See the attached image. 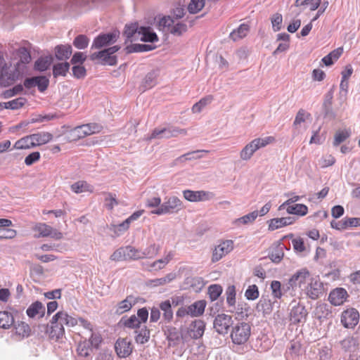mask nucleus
I'll return each instance as SVG.
<instances>
[{
  "mask_svg": "<svg viewBox=\"0 0 360 360\" xmlns=\"http://www.w3.org/2000/svg\"><path fill=\"white\" fill-rule=\"evenodd\" d=\"M183 209L181 200L176 196L166 197L163 203L157 209L151 211L152 214L162 215L176 213Z\"/></svg>",
  "mask_w": 360,
  "mask_h": 360,
  "instance_id": "1",
  "label": "nucleus"
},
{
  "mask_svg": "<svg viewBox=\"0 0 360 360\" xmlns=\"http://www.w3.org/2000/svg\"><path fill=\"white\" fill-rule=\"evenodd\" d=\"M251 334V326L248 323L239 322L233 326L231 333L232 342L236 345L245 343Z\"/></svg>",
  "mask_w": 360,
  "mask_h": 360,
  "instance_id": "2",
  "label": "nucleus"
},
{
  "mask_svg": "<svg viewBox=\"0 0 360 360\" xmlns=\"http://www.w3.org/2000/svg\"><path fill=\"white\" fill-rule=\"evenodd\" d=\"M139 250L131 245L121 247L116 250L110 256L112 261H127L139 259Z\"/></svg>",
  "mask_w": 360,
  "mask_h": 360,
  "instance_id": "3",
  "label": "nucleus"
},
{
  "mask_svg": "<svg viewBox=\"0 0 360 360\" xmlns=\"http://www.w3.org/2000/svg\"><path fill=\"white\" fill-rule=\"evenodd\" d=\"M120 49V46L117 45L105 49L102 51L92 53L90 56V59L91 60L101 59L104 64L115 65L117 63V57L115 56H112V54L116 53Z\"/></svg>",
  "mask_w": 360,
  "mask_h": 360,
  "instance_id": "4",
  "label": "nucleus"
},
{
  "mask_svg": "<svg viewBox=\"0 0 360 360\" xmlns=\"http://www.w3.org/2000/svg\"><path fill=\"white\" fill-rule=\"evenodd\" d=\"M101 128V126L96 123L82 124L72 129L70 135L73 137L74 140L80 139L100 131Z\"/></svg>",
  "mask_w": 360,
  "mask_h": 360,
  "instance_id": "5",
  "label": "nucleus"
},
{
  "mask_svg": "<svg viewBox=\"0 0 360 360\" xmlns=\"http://www.w3.org/2000/svg\"><path fill=\"white\" fill-rule=\"evenodd\" d=\"M311 278L307 269H302L292 275L289 280V284L292 288H299L303 291Z\"/></svg>",
  "mask_w": 360,
  "mask_h": 360,
  "instance_id": "6",
  "label": "nucleus"
},
{
  "mask_svg": "<svg viewBox=\"0 0 360 360\" xmlns=\"http://www.w3.org/2000/svg\"><path fill=\"white\" fill-rule=\"evenodd\" d=\"M311 300L319 298L324 292L323 284L318 277L311 278L303 290Z\"/></svg>",
  "mask_w": 360,
  "mask_h": 360,
  "instance_id": "7",
  "label": "nucleus"
},
{
  "mask_svg": "<svg viewBox=\"0 0 360 360\" xmlns=\"http://www.w3.org/2000/svg\"><path fill=\"white\" fill-rule=\"evenodd\" d=\"M233 323L232 317L225 314H218L214 321V328L221 335H226L229 333L230 328Z\"/></svg>",
  "mask_w": 360,
  "mask_h": 360,
  "instance_id": "8",
  "label": "nucleus"
},
{
  "mask_svg": "<svg viewBox=\"0 0 360 360\" xmlns=\"http://www.w3.org/2000/svg\"><path fill=\"white\" fill-rule=\"evenodd\" d=\"M49 85V79L44 75L34 76L25 79L23 86L30 89L37 86L40 92L45 91Z\"/></svg>",
  "mask_w": 360,
  "mask_h": 360,
  "instance_id": "9",
  "label": "nucleus"
},
{
  "mask_svg": "<svg viewBox=\"0 0 360 360\" xmlns=\"http://www.w3.org/2000/svg\"><path fill=\"white\" fill-rule=\"evenodd\" d=\"M179 134H186V131L184 129H179L173 127L156 128L153 131L148 139H169L171 137L176 136Z\"/></svg>",
  "mask_w": 360,
  "mask_h": 360,
  "instance_id": "10",
  "label": "nucleus"
},
{
  "mask_svg": "<svg viewBox=\"0 0 360 360\" xmlns=\"http://www.w3.org/2000/svg\"><path fill=\"white\" fill-rule=\"evenodd\" d=\"M291 305L292 309L290 313V321L294 324L305 322L308 314L305 307L295 301L292 302Z\"/></svg>",
  "mask_w": 360,
  "mask_h": 360,
  "instance_id": "11",
  "label": "nucleus"
},
{
  "mask_svg": "<svg viewBox=\"0 0 360 360\" xmlns=\"http://www.w3.org/2000/svg\"><path fill=\"white\" fill-rule=\"evenodd\" d=\"M117 37L115 32L100 34L94 39L91 49H99L113 44L117 41Z\"/></svg>",
  "mask_w": 360,
  "mask_h": 360,
  "instance_id": "12",
  "label": "nucleus"
},
{
  "mask_svg": "<svg viewBox=\"0 0 360 360\" xmlns=\"http://www.w3.org/2000/svg\"><path fill=\"white\" fill-rule=\"evenodd\" d=\"M359 313L354 308L345 310L341 315V323L345 328H354L359 323Z\"/></svg>",
  "mask_w": 360,
  "mask_h": 360,
  "instance_id": "13",
  "label": "nucleus"
},
{
  "mask_svg": "<svg viewBox=\"0 0 360 360\" xmlns=\"http://www.w3.org/2000/svg\"><path fill=\"white\" fill-rule=\"evenodd\" d=\"M233 249V242L231 240L221 241L215 247L213 252L212 261L216 262L220 260L224 256L229 253Z\"/></svg>",
  "mask_w": 360,
  "mask_h": 360,
  "instance_id": "14",
  "label": "nucleus"
},
{
  "mask_svg": "<svg viewBox=\"0 0 360 360\" xmlns=\"http://www.w3.org/2000/svg\"><path fill=\"white\" fill-rule=\"evenodd\" d=\"M34 230L37 231L39 236L41 237H51L56 240H60L63 238V233L61 232L46 224H37L34 226Z\"/></svg>",
  "mask_w": 360,
  "mask_h": 360,
  "instance_id": "15",
  "label": "nucleus"
},
{
  "mask_svg": "<svg viewBox=\"0 0 360 360\" xmlns=\"http://www.w3.org/2000/svg\"><path fill=\"white\" fill-rule=\"evenodd\" d=\"M58 321L63 326L65 325L68 327H72L77 325V319L68 315V314L64 311L57 312L51 320V323H56Z\"/></svg>",
  "mask_w": 360,
  "mask_h": 360,
  "instance_id": "16",
  "label": "nucleus"
},
{
  "mask_svg": "<svg viewBox=\"0 0 360 360\" xmlns=\"http://www.w3.org/2000/svg\"><path fill=\"white\" fill-rule=\"evenodd\" d=\"M115 349L120 357L124 358L131 354L133 347L127 338H119L115 342Z\"/></svg>",
  "mask_w": 360,
  "mask_h": 360,
  "instance_id": "17",
  "label": "nucleus"
},
{
  "mask_svg": "<svg viewBox=\"0 0 360 360\" xmlns=\"http://www.w3.org/2000/svg\"><path fill=\"white\" fill-rule=\"evenodd\" d=\"M348 294L343 288H337L333 290L328 296V300L334 306L342 304L347 300Z\"/></svg>",
  "mask_w": 360,
  "mask_h": 360,
  "instance_id": "18",
  "label": "nucleus"
},
{
  "mask_svg": "<svg viewBox=\"0 0 360 360\" xmlns=\"http://www.w3.org/2000/svg\"><path fill=\"white\" fill-rule=\"evenodd\" d=\"M184 197L190 202L205 201L209 199L210 193L204 191L185 190L183 191Z\"/></svg>",
  "mask_w": 360,
  "mask_h": 360,
  "instance_id": "19",
  "label": "nucleus"
},
{
  "mask_svg": "<svg viewBox=\"0 0 360 360\" xmlns=\"http://www.w3.org/2000/svg\"><path fill=\"white\" fill-rule=\"evenodd\" d=\"M92 347L90 346L89 341L85 339L81 341L77 348L78 358L77 360H91V353L92 352Z\"/></svg>",
  "mask_w": 360,
  "mask_h": 360,
  "instance_id": "20",
  "label": "nucleus"
},
{
  "mask_svg": "<svg viewBox=\"0 0 360 360\" xmlns=\"http://www.w3.org/2000/svg\"><path fill=\"white\" fill-rule=\"evenodd\" d=\"M172 304L177 306L178 302H175L174 300H172V303H171L169 300H167L159 304L160 311L161 310L163 312L162 317L164 320L168 323L171 322L173 319Z\"/></svg>",
  "mask_w": 360,
  "mask_h": 360,
  "instance_id": "21",
  "label": "nucleus"
},
{
  "mask_svg": "<svg viewBox=\"0 0 360 360\" xmlns=\"http://www.w3.org/2000/svg\"><path fill=\"white\" fill-rule=\"evenodd\" d=\"M314 316L319 320L327 319L332 316L331 307L326 303H318L314 311Z\"/></svg>",
  "mask_w": 360,
  "mask_h": 360,
  "instance_id": "22",
  "label": "nucleus"
},
{
  "mask_svg": "<svg viewBox=\"0 0 360 360\" xmlns=\"http://www.w3.org/2000/svg\"><path fill=\"white\" fill-rule=\"evenodd\" d=\"M295 218L292 217L274 218L269 221V230L274 231L287 225L292 224Z\"/></svg>",
  "mask_w": 360,
  "mask_h": 360,
  "instance_id": "23",
  "label": "nucleus"
},
{
  "mask_svg": "<svg viewBox=\"0 0 360 360\" xmlns=\"http://www.w3.org/2000/svg\"><path fill=\"white\" fill-rule=\"evenodd\" d=\"M164 332L167 340L169 342H172L173 345H179L182 339L181 333L176 327L171 326H167Z\"/></svg>",
  "mask_w": 360,
  "mask_h": 360,
  "instance_id": "24",
  "label": "nucleus"
},
{
  "mask_svg": "<svg viewBox=\"0 0 360 360\" xmlns=\"http://www.w3.org/2000/svg\"><path fill=\"white\" fill-rule=\"evenodd\" d=\"M139 36L142 41L153 43L158 41V35L150 27H140Z\"/></svg>",
  "mask_w": 360,
  "mask_h": 360,
  "instance_id": "25",
  "label": "nucleus"
},
{
  "mask_svg": "<svg viewBox=\"0 0 360 360\" xmlns=\"http://www.w3.org/2000/svg\"><path fill=\"white\" fill-rule=\"evenodd\" d=\"M158 76V72L156 70H153L148 72L142 82V84L140 86V91L143 92L155 86L157 84Z\"/></svg>",
  "mask_w": 360,
  "mask_h": 360,
  "instance_id": "26",
  "label": "nucleus"
},
{
  "mask_svg": "<svg viewBox=\"0 0 360 360\" xmlns=\"http://www.w3.org/2000/svg\"><path fill=\"white\" fill-rule=\"evenodd\" d=\"M26 313L30 318H34L37 315L42 317L45 314V307L41 302L36 301L27 308Z\"/></svg>",
  "mask_w": 360,
  "mask_h": 360,
  "instance_id": "27",
  "label": "nucleus"
},
{
  "mask_svg": "<svg viewBox=\"0 0 360 360\" xmlns=\"http://www.w3.org/2000/svg\"><path fill=\"white\" fill-rule=\"evenodd\" d=\"M135 304L132 296H128L124 300L120 302L115 307V313L121 315L125 312L129 311L132 307Z\"/></svg>",
  "mask_w": 360,
  "mask_h": 360,
  "instance_id": "28",
  "label": "nucleus"
},
{
  "mask_svg": "<svg viewBox=\"0 0 360 360\" xmlns=\"http://www.w3.org/2000/svg\"><path fill=\"white\" fill-rule=\"evenodd\" d=\"M250 30V26L246 23L240 24L236 29H234L229 34V38L234 41L245 37Z\"/></svg>",
  "mask_w": 360,
  "mask_h": 360,
  "instance_id": "29",
  "label": "nucleus"
},
{
  "mask_svg": "<svg viewBox=\"0 0 360 360\" xmlns=\"http://www.w3.org/2000/svg\"><path fill=\"white\" fill-rule=\"evenodd\" d=\"M65 333L64 327L58 322L51 323L49 326V338L56 341L62 338Z\"/></svg>",
  "mask_w": 360,
  "mask_h": 360,
  "instance_id": "30",
  "label": "nucleus"
},
{
  "mask_svg": "<svg viewBox=\"0 0 360 360\" xmlns=\"http://www.w3.org/2000/svg\"><path fill=\"white\" fill-rule=\"evenodd\" d=\"M139 28L138 22L127 24L124 30V35L126 37V41H132L137 37H135L136 34L139 36Z\"/></svg>",
  "mask_w": 360,
  "mask_h": 360,
  "instance_id": "31",
  "label": "nucleus"
},
{
  "mask_svg": "<svg viewBox=\"0 0 360 360\" xmlns=\"http://www.w3.org/2000/svg\"><path fill=\"white\" fill-rule=\"evenodd\" d=\"M72 46L69 44L58 45L55 48V55L58 60H63L68 59L72 54Z\"/></svg>",
  "mask_w": 360,
  "mask_h": 360,
  "instance_id": "32",
  "label": "nucleus"
},
{
  "mask_svg": "<svg viewBox=\"0 0 360 360\" xmlns=\"http://www.w3.org/2000/svg\"><path fill=\"white\" fill-rule=\"evenodd\" d=\"M206 304L205 300H201L189 305L190 316L193 317L201 316L205 311Z\"/></svg>",
  "mask_w": 360,
  "mask_h": 360,
  "instance_id": "33",
  "label": "nucleus"
},
{
  "mask_svg": "<svg viewBox=\"0 0 360 360\" xmlns=\"http://www.w3.org/2000/svg\"><path fill=\"white\" fill-rule=\"evenodd\" d=\"M30 137L32 139V141L34 143V147L45 144L53 139V135L49 132H42L32 134L30 135Z\"/></svg>",
  "mask_w": 360,
  "mask_h": 360,
  "instance_id": "34",
  "label": "nucleus"
},
{
  "mask_svg": "<svg viewBox=\"0 0 360 360\" xmlns=\"http://www.w3.org/2000/svg\"><path fill=\"white\" fill-rule=\"evenodd\" d=\"M120 323L125 328L131 329H139L141 327V321L135 315H131L130 317H122Z\"/></svg>",
  "mask_w": 360,
  "mask_h": 360,
  "instance_id": "35",
  "label": "nucleus"
},
{
  "mask_svg": "<svg viewBox=\"0 0 360 360\" xmlns=\"http://www.w3.org/2000/svg\"><path fill=\"white\" fill-rule=\"evenodd\" d=\"M208 150H197L195 151L187 153L183 155H181L176 158L177 162H184L187 160H193L200 159L202 157V153H207Z\"/></svg>",
  "mask_w": 360,
  "mask_h": 360,
  "instance_id": "36",
  "label": "nucleus"
},
{
  "mask_svg": "<svg viewBox=\"0 0 360 360\" xmlns=\"http://www.w3.org/2000/svg\"><path fill=\"white\" fill-rule=\"evenodd\" d=\"M70 63L68 62L58 63L53 66V75L54 77L59 76L65 77L68 72Z\"/></svg>",
  "mask_w": 360,
  "mask_h": 360,
  "instance_id": "37",
  "label": "nucleus"
},
{
  "mask_svg": "<svg viewBox=\"0 0 360 360\" xmlns=\"http://www.w3.org/2000/svg\"><path fill=\"white\" fill-rule=\"evenodd\" d=\"M71 190L75 193L93 192L94 187L85 181H78L71 185Z\"/></svg>",
  "mask_w": 360,
  "mask_h": 360,
  "instance_id": "38",
  "label": "nucleus"
},
{
  "mask_svg": "<svg viewBox=\"0 0 360 360\" xmlns=\"http://www.w3.org/2000/svg\"><path fill=\"white\" fill-rule=\"evenodd\" d=\"M159 249V245L153 243L146 248L143 251L139 250V259L153 258L158 255Z\"/></svg>",
  "mask_w": 360,
  "mask_h": 360,
  "instance_id": "39",
  "label": "nucleus"
},
{
  "mask_svg": "<svg viewBox=\"0 0 360 360\" xmlns=\"http://www.w3.org/2000/svg\"><path fill=\"white\" fill-rule=\"evenodd\" d=\"M205 324L202 320H195L191 325V330L193 332L194 338H199L202 336Z\"/></svg>",
  "mask_w": 360,
  "mask_h": 360,
  "instance_id": "40",
  "label": "nucleus"
},
{
  "mask_svg": "<svg viewBox=\"0 0 360 360\" xmlns=\"http://www.w3.org/2000/svg\"><path fill=\"white\" fill-rule=\"evenodd\" d=\"M155 47L148 44H133L127 46L125 51L127 53H139L151 51Z\"/></svg>",
  "mask_w": 360,
  "mask_h": 360,
  "instance_id": "41",
  "label": "nucleus"
},
{
  "mask_svg": "<svg viewBox=\"0 0 360 360\" xmlns=\"http://www.w3.org/2000/svg\"><path fill=\"white\" fill-rule=\"evenodd\" d=\"M134 333H136L135 340L139 344H145L150 339V330L146 326L136 329Z\"/></svg>",
  "mask_w": 360,
  "mask_h": 360,
  "instance_id": "42",
  "label": "nucleus"
},
{
  "mask_svg": "<svg viewBox=\"0 0 360 360\" xmlns=\"http://www.w3.org/2000/svg\"><path fill=\"white\" fill-rule=\"evenodd\" d=\"M14 323L13 315L6 311H0V328H9Z\"/></svg>",
  "mask_w": 360,
  "mask_h": 360,
  "instance_id": "43",
  "label": "nucleus"
},
{
  "mask_svg": "<svg viewBox=\"0 0 360 360\" xmlns=\"http://www.w3.org/2000/svg\"><path fill=\"white\" fill-rule=\"evenodd\" d=\"M286 210L288 214L304 216L308 212V207L304 204H295L288 206Z\"/></svg>",
  "mask_w": 360,
  "mask_h": 360,
  "instance_id": "44",
  "label": "nucleus"
},
{
  "mask_svg": "<svg viewBox=\"0 0 360 360\" xmlns=\"http://www.w3.org/2000/svg\"><path fill=\"white\" fill-rule=\"evenodd\" d=\"M51 57H40L34 63V68L39 72H44L51 65Z\"/></svg>",
  "mask_w": 360,
  "mask_h": 360,
  "instance_id": "45",
  "label": "nucleus"
},
{
  "mask_svg": "<svg viewBox=\"0 0 360 360\" xmlns=\"http://www.w3.org/2000/svg\"><path fill=\"white\" fill-rule=\"evenodd\" d=\"M284 248L285 246L283 244H279L273 249L269 255V258L274 263L278 264L282 260L284 256Z\"/></svg>",
  "mask_w": 360,
  "mask_h": 360,
  "instance_id": "46",
  "label": "nucleus"
},
{
  "mask_svg": "<svg viewBox=\"0 0 360 360\" xmlns=\"http://www.w3.org/2000/svg\"><path fill=\"white\" fill-rule=\"evenodd\" d=\"M187 30L186 24L181 22H175V20H174V24L171 25L169 32L174 36L179 37L186 32Z\"/></svg>",
  "mask_w": 360,
  "mask_h": 360,
  "instance_id": "47",
  "label": "nucleus"
},
{
  "mask_svg": "<svg viewBox=\"0 0 360 360\" xmlns=\"http://www.w3.org/2000/svg\"><path fill=\"white\" fill-rule=\"evenodd\" d=\"M25 98L19 97L8 102H4L5 109L18 110L22 108L26 103Z\"/></svg>",
  "mask_w": 360,
  "mask_h": 360,
  "instance_id": "48",
  "label": "nucleus"
},
{
  "mask_svg": "<svg viewBox=\"0 0 360 360\" xmlns=\"http://www.w3.org/2000/svg\"><path fill=\"white\" fill-rule=\"evenodd\" d=\"M34 147V143L32 141V139L30 137V135L19 139L14 145V148L16 149H27Z\"/></svg>",
  "mask_w": 360,
  "mask_h": 360,
  "instance_id": "49",
  "label": "nucleus"
},
{
  "mask_svg": "<svg viewBox=\"0 0 360 360\" xmlns=\"http://www.w3.org/2000/svg\"><path fill=\"white\" fill-rule=\"evenodd\" d=\"M236 315L239 319H247L251 314V308L247 303L238 304L236 309Z\"/></svg>",
  "mask_w": 360,
  "mask_h": 360,
  "instance_id": "50",
  "label": "nucleus"
},
{
  "mask_svg": "<svg viewBox=\"0 0 360 360\" xmlns=\"http://www.w3.org/2000/svg\"><path fill=\"white\" fill-rule=\"evenodd\" d=\"M257 150L255 147H254V145L252 142L251 141L248 144H247L243 150L240 151V157L243 160H250L255 152H256Z\"/></svg>",
  "mask_w": 360,
  "mask_h": 360,
  "instance_id": "51",
  "label": "nucleus"
},
{
  "mask_svg": "<svg viewBox=\"0 0 360 360\" xmlns=\"http://www.w3.org/2000/svg\"><path fill=\"white\" fill-rule=\"evenodd\" d=\"M171 259L170 255H167L165 258L158 259L150 264L144 266L145 269L150 271L152 269H162Z\"/></svg>",
  "mask_w": 360,
  "mask_h": 360,
  "instance_id": "52",
  "label": "nucleus"
},
{
  "mask_svg": "<svg viewBox=\"0 0 360 360\" xmlns=\"http://www.w3.org/2000/svg\"><path fill=\"white\" fill-rule=\"evenodd\" d=\"M258 311H262L264 314H270L272 311V303L270 300L262 297L257 304Z\"/></svg>",
  "mask_w": 360,
  "mask_h": 360,
  "instance_id": "53",
  "label": "nucleus"
},
{
  "mask_svg": "<svg viewBox=\"0 0 360 360\" xmlns=\"http://www.w3.org/2000/svg\"><path fill=\"white\" fill-rule=\"evenodd\" d=\"M222 287L218 284H212L208 287L207 293L211 301L217 300L221 295Z\"/></svg>",
  "mask_w": 360,
  "mask_h": 360,
  "instance_id": "54",
  "label": "nucleus"
},
{
  "mask_svg": "<svg viewBox=\"0 0 360 360\" xmlns=\"http://www.w3.org/2000/svg\"><path fill=\"white\" fill-rule=\"evenodd\" d=\"M205 4V0H191L188 5V11L191 14H195L202 9Z\"/></svg>",
  "mask_w": 360,
  "mask_h": 360,
  "instance_id": "55",
  "label": "nucleus"
},
{
  "mask_svg": "<svg viewBox=\"0 0 360 360\" xmlns=\"http://www.w3.org/2000/svg\"><path fill=\"white\" fill-rule=\"evenodd\" d=\"M275 141V138L273 136H266L264 138H257L252 141L254 147L257 150L266 146L267 145Z\"/></svg>",
  "mask_w": 360,
  "mask_h": 360,
  "instance_id": "56",
  "label": "nucleus"
},
{
  "mask_svg": "<svg viewBox=\"0 0 360 360\" xmlns=\"http://www.w3.org/2000/svg\"><path fill=\"white\" fill-rule=\"evenodd\" d=\"M89 43V39L85 34H79L73 40V45L78 49H86Z\"/></svg>",
  "mask_w": 360,
  "mask_h": 360,
  "instance_id": "57",
  "label": "nucleus"
},
{
  "mask_svg": "<svg viewBox=\"0 0 360 360\" xmlns=\"http://www.w3.org/2000/svg\"><path fill=\"white\" fill-rule=\"evenodd\" d=\"M341 347L345 352L352 350L357 345V340L352 336H347L340 342Z\"/></svg>",
  "mask_w": 360,
  "mask_h": 360,
  "instance_id": "58",
  "label": "nucleus"
},
{
  "mask_svg": "<svg viewBox=\"0 0 360 360\" xmlns=\"http://www.w3.org/2000/svg\"><path fill=\"white\" fill-rule=\"evenodd\" d=\"M350 131L347 129L338 131L334 136L333 146H339L340 143L347 139L350 136Z\"/></svg>",
  "mask_w": 360,
  "mask_h": 360,
  "instance_id": "59",
  "label": "nucleus"
},
{
  "mask_svg": "<svg viewBox=\"0 0 360 360\" xmlns=\"http://www.w3.org/2000/svg\"><path fill=\"white\" fill-rule=\"evenodd\" d=\"M212 101V96H208L207 97L202 98L198 102L195 103L192 107V111L194 113H198L201 112L202 108L205 107L207 105L210 104Z\"/></svg>",
  "mask_w": 360,
  "mask_h": 360,
  "instance_id": "60",
  "label": "nucleus"
},
{
  "mask_svg": "<svg viewBox=\"0 0 360 360\" xmlns=\"http://www.w3.org/2000/svg\"><path fill=\"white\" fill-rule=\"evenodd\" d=\"M226 302L229 306L232 307L236 304V287L233 285H229L226 290Z\"/></svg>",
  "mask_w": 360,
  "mask_h": 360,
  "instance_id": "61",
  "label": "nucleus"
},
{
  "mask_svg": "<svg viewBox=\"0 0 360 360\" xmlns=\"http://www.w3.org/2000/svg\"><path fill=\"white\" fill-rule=\"evenodd\" d=\"M259 289L255 284L249 285L245 292V297L248 300H255L259 297Z\"/></svg>",
  "mask_w": 360,
  "mask_h": 360,
  "instance_id": "62",
  "label": "nucleus"
},
{
  "mask_svg": "<svg viewBox=\"0 0 360 360\" xmlns=\"http://www.w3.org/2000/svg\"><path fill=\"white\" fill-rule=\"evenodd\" d=\"M173 24L174 18L170 16H164L159 20L157 27L159 30L164 31L165 28H167L168 31H169V28Z\"/></svg>",
  "mask_w": 360,
  "mask_h": 360,
  "instance_id": "63",
  "label": "nucleus"
},
{
  "mask_svg": "<svg viewBox=\"0 0 360 360\" xmlns=\"http://www.w3.org/2000/svg\"><path fill=\"white\" fill-rule=\"evenodd\" d=\"M174 278H175V274L170 273V274H168L165 277L151 280L150 283L153 284V286L163 285H165L166 283H169L170 281H173Z\"/></svg>",
  "mask_w": 360,
  "mask_h": 360,
  "instance_id": "64",
  "label": "nucleus"
}]
</instances>
